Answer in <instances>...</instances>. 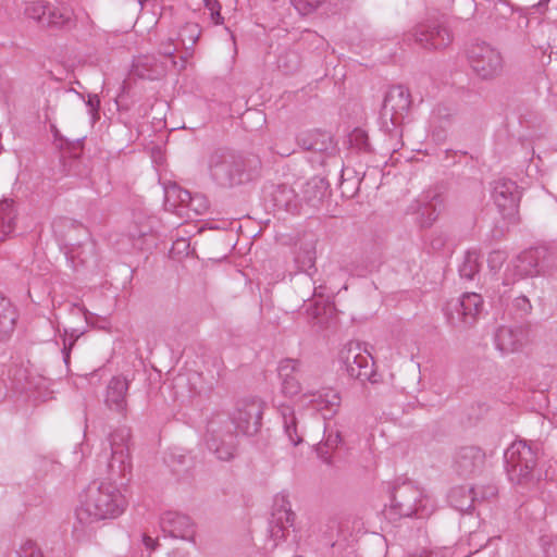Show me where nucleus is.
<instances>
[{"mask_svg":"<svg viewBox=\"0 0 557 557\" xmlns=\"http://www.w3.org/2000/svg\"><path fill=\"white\" fill-rule=\"evenodd\" d=\"M127 502L111 482H91L79 495L75 508L74 535L85 537L99 522L113 520L126 509Z\"/></svg>","mask_w":557,"mask_h":557,"instance_id":"obj_1","label":"nucleus"},{"mask_svg":"<svg viewBox=\"0 0 557 557\" xmlns=\"http://www.w3.org/2000/svg\"><path fill=\"white\" fill-rule=\"evenodd\" d=\"M210 177L221 187L232 188L253 180L260 169L258 157L219 148L207 160Z\"/></svg>","mask_w":557,"mask_h":557,"instance_id":"obj_2","label":"nucleus"},{"mask_svg":"<svg viewBox=\"0 0 557 557\" xmlns=\"http://www.w3.org/2000/svg\"><path fill=\"white\" fill-rule=\"evenodd\" d=\"M435 510L434 499L410 482H404L394 487L392 499L385 516L389 520L416 517H430Z\"/></svg>","mask_w":557,"mask_h":557,"instance_id":"obj_3","label":"nucleus"},{"mask_svg":"<svg viewBox=\"0 0 557 557\" xmlns=\"http://www.w3.org/2000/svg\"><path fill=\"white\" fill-rule=\"evenodd\" d=\"M411 106L410 92L401 85L386 92L381 110L382 128L387 135L388 148L397 151L401 146L403 123Z\"/></svg>","mask_w":557,"mask_h":557,"instance_id":"obj_4","label":"nucleus"},{"mask_svg":"<svg viewBox=\"0 0 557 557\" xmlns=\"http://www.w3.org/2000/svg\"><path fill=\"white\" fill-rule=\"evenodd\" d=\"M206 444L219 460L230 461L235 457L238 441L227 416L216 414L209 420Z\"/></svg>","mask_w":557,"mask_h":557,"instance_id":"obj_5","label":"nucleus"},{"mask_svg":"<svg viewBox=\"0 0 557 557\" xmlns=\"http://www.w3.org/2000/svg\"><path fill=\"white\" fill-rule=\"evenodd\" d=\"M467 55L472 71L482 79H493L503 72L504 59L502 53L497 48L485 41L472 44Z\"/></svg>","mask_w":557,"mask_h":557,"instance_id":"obj_6","label":"nucleus"},{"mask_svg":"<svg viewBox=\"0 0 557 557\" xmlns=\"http://www.w3.org/2000/svg\"><path fill=\"white\" fill-rule=\"evenodd\" d=\"M110 456L104 453L108 460V471L116 478H125L132 471L131 431L127 428L114 430L108 438Z\"/></svg>","mask_w":557,"mask_h":557,"instance_id":"obj_7","label":"nucleus"},{"mask_svg":"<svg viewBox=\"0 0 557 557\" xmlns=\"http://www.w3.org/2000/svg\"><path fill=\"white\" fill-rule=\"evenodd\" d=\"M545 247H536L523 250L517 255L507 265L504 276V285H511L519 280L533 277L540 274V263L547 257Z\"/></svg>","mask_w":557,"mask_h":557,"instance_id":"obj_8","label":"nucleus"},{"mask_svg":"<svg viewBox=\"0 0 557 557\" xmlns=\"http://www.w3.org/2000/svg\"><path fill=\"white\" fill-rule=\"evenodd\" d=\"M338 359L350 377L371 381L374 374L373 358L358 342H349L341 349Z\"/></svg>","mask_w":557,"mask_h":557,"instance_id":"obj_9","label":"nucleus"},{"mask_svg":"<svg viewBox=\"0 0 557 557\" xmlns=\"http://www.w3.org/2000/svg\"><path fill=\"white\" fill-rule=\"evenodd\" d=\"M483 309L482 296L476 293H465L460 298L446 305L448 322L458 329L472 326Z\"/></svg>","mask_w":557,"mask_h":557,"instance_id":"obj_10","label":"nucleus"},{"mask_svg":"<svg viewBox=\"0 0 557 557\" xmlns=\"http://www.w3.org/2000/svg\"><path fill=\"white\" fill-rule=\"evenodd\" d=\"M507 472L511 481L522 483L528 480L536 466V455L525 442L512 443L505 451Z\"/></svg>","mask_w":557,"mask_h":557,"instance_id":"obj_11","label":"nucleus"},{"mask_svg":"<svg viewBox=\"0 0 557 557\" xmlns=\"http://www.w3.org/2000/svg\"><path fill=\"white\" fill-rule=\"evenodd\" d=\"M264 404L258 398H245L237 401L235 410L230 418L232 429L244 435L257 434L262 424Z\"/></svg>","mask_w":557,"mask_h":557,"instance_id":"obj_12","label":"nucleus"},{"mask_svg":"<svg viewBox=\"0 0 557 557\" xmlns=\"http://www.w3.org/2000/svg\"><path fill=\"white\" fill-rule=\"evenodd\" d=\"M160 527L171 537L195 542L196 525L187 515L166 511L160 518Z\"/></svg>","mask_w":557,"mask_h":557,"instance_id":"obj_13","label":"nucleus"},{"mask_svg":"<svg viewBox=\"0 0 557 557\" xmlns=\"http://www.w3.org/2000/svg\"><path fill=\"white\" fill-rule=\"evenodd\" d=\"M131 381L124 375H115L109 381L104 393V405L123 418L127 416V393Z\"/></svg>","mask_w":557,"mask_h":557,"instance_id":"obj_14","label":"nucleus"},{"mask_svg":"<svg viewBox=\"0 0 557 557\" xmlns=\"http://www.w3.org/2000/svg\"><path fill=\"white\" fill-rule=\"evenodd\" d=\"M295 513L290 509L289 502L285 495H277L274 499V509L270 522L269 533L276 543L286 537L289 528L293 525Z\"/></svg>","mask_w":557,"mask_h":557,"instance_id":"obj_15","label":"nucleus"},{"mask_svg":"<svg viewBox=\"0 0 557 557\" xmlns=\"http://www.w3.org/2000/svg\"><path fill=\"white\" fill-rule=\"evenodd\" d=\"M412 36L424 49H442L450 45L453 37L447 27L441 25H418Z\"/></svg>","mask_w":557,"mask_h":557,"instance_id":"obj_16","label":"nucleus"},{"mask_svg":"<svg viewBox=\"0 0 557 557\" xmlns=\"http://www.w3.org/2000/svg\"><path fill=\"white\" fill-rule=\"evenodd\" d=\"M484 453L478 447H462L455 456V470L460 476H470L481 469L484 462Z\"/></svg>","mask_w":557,"mask_h":557,"instance_id":"obj_17","label":"nucleus"},{"mask_svg":"<svg viewBox=\"0 0 557 557\" xmlns=\"http://www.w3.org/2000/svg\"><path fill=\"white\" fill-rule=\"evenodd\" d=\"M278 376L282 380V392L284 395L294 397L301 392L299 376L301 363L296 359H284L278 363Z\"/></svg>","mask_w":557,"mask_h":557,"instance_id":"obj_18","label":"nucleus"},{"mask_svg":"<svg viewBox=\"0 0 557 557\" xmlns=\"http://www.w3.org/2000/svg\"><path fill=\"white\" fill-rule=\"evenodd\" d=\"M493 199L504 214L513 212L520 199L518 186L510 180L497 181L493 188Z\"/></svg>","mask_w":557,"mask_h":557,"instance_id":"obj_19","label":"nucleus"},{"mask_svg":"<svg viewBox=\"0 0 557 557\" xmlns=\"http://www.w3.org/2000/svg\"><path fill=\"white\" fill-rule=\"evenodd\" d=\"M297 143L306 150L332 154L335 151V144L329 133L312 131L301 133L297 137Z\"/></svg>","mask_w":557,"mask_h":557,"instance_id":"obj_20","label":"nucleus"},{"mask_svg":"<svg viewBox=\"0 0 557 557\" xmlns=\"http://www.w3.org/2000/svg\"><path fill=\"white\" fill-rule=\"evenodd\" d=\"M525 339L521 327L500 326L495 334L496 348L503 354L518 350Z\"/></svg>","mask_w":557,"mask_h":557,"instance_id":"obj_21","label":"nucleus"},{"mask_svg":"<svg viewBox=\"0 0 557 557\" xmlns=\"http://www.w3.org/2000/svg\"><path fill=\"white\" fill-rule=\"evenodd\" d=\"M310 404L314 410L322 414L323 419H331L339 408L341 396L334 389H324L312 395Z\"/></svg>","mask_w":557,"mask_h":557,"instance_id":"obj_22","label":"nucleus"},{"mask_svg":"<svg viewBox=\"0 0 557 557\" xmlns=\"http://www.w3.org/2000/svg\"><path fill=\"white\" fill-rule=\"evenodd\" d=\"M165 66L153 55L138 57L133 63V72L136 76L145 79H158L165 74Z\"/></svg>","mask_w":557,"mask_h":557,"instance_id":"obj_23","label":"nucleus"},{"mask_svg":"<svg viewBox=\"0 0 557 557\" xmlns=\"http://www.w3.org/2000/svg\"><path fill=\"white\" fill-rule=\"evenodd\" d=\"M342 443L341 432L329 425L324 430V438L317 447L318 457L326 465L333 463L332 453L336 450Z\"/></svg>","mask_w":557,"mask_h":557,"instance_id":"obj_24","label":"nucleus"},{"mask_svg":"<svg viewBox=\"0 0 557 557\" xmlns=\"http://www.w3.org/2000/svg\"><path fill=\"white\" fill-rule=\"evenodd\" d=\"M280 412L283 419L284 433L293 446H297L304 441V433L298 428V419L295 411L289 406H281Z\"/></svg>","mask_w":557,"mask_h":557,"instance_id":"obj_25","label":"nucleus"},{"mask_svg":"<svg viewBox=\"0 0 557 557\" xmlns=\"http://www.w3.org/2000/svg\"><path fill=\"white\" fill-rule=\"evenodd\" d=\"M451 507L459 511H468L473 507L476 494L472 487L456 486L453 487L447 496Z\"/></svg>","mask_w":557,"mask_h":557,"instance_id":"obj_26","label":"nucleus"},{"mask_svg":"<svg viewBox=\"0 0 557 557\" xmlns=\"http://www.w3.org/2000/svg\"><path fill=\"white\" fill-rule=\"evenodd\" d=\"M16 319L17 314L11 301L0 294V341L13 332Z\"/></svg>","mask_w":557,"mask_h":557,"instance_id":"obj_27","label":"nucleus"},{"mask_svg":"<svg viewBox=\"0 0 557 557\" xmlns=\"http://www.w3.org/2000/svg\"><path fill=\"white\" fill-rule=\"evenodd\" d=\"M15 209L12 200L0 201V242L4 240L15 226Z\"/></svg>","mask_w":557,"mask_h":557,"instance_id":"obj_28","label":"nucleus"},{"mask_svg":"<svg viewBox=\"0 0 557 557\" xmlns=\"http://www.w3.org/2000/svg\"><path fill=\"white\" fill-rule=\"evenodd\" d=\"M156 219L138 213L134 216L133 224L129 226L128 234L133 239H141L150 236L156 226Z\"/></svg>","mask_w":557,"mask_h":557,"instance_id":"obj_29","label":"nucleus"},{"mask_svg":"<svg viewBox=\"0 0 557 557\" xmlns=\"http://www.w3.org/2000/svg\"><path fill=\"white\" fill-rule=\"evenodd\" d=\"M295 264L298 271L309 275H311V270L315 271V249L311 243L304 244L298 248L295 253Z\"/></svg>","mask_w":557,"mask_h":557,"instance_id":"obj_30","label":"nucleus"},{"mask_svg":"<svg viewBox=\"0 0 557 557\" xmlns=\"http://www.w3.org/2000/svg\"><path fill=\"white\" fill-rule=\"evenodd\" d=\"M73 20V12L66 7H53L48 9L44 26L64 27L70 26Z\"/></svg>","mask_w":557,"mask_h":557,"instance_id":"obj_31","label":"nucleus"},{"mask_svg":"<svg viewBox=\"0 0 557 557\" xmlns=\"http://www.w3.org/2000/svg\"><path fill=\"white\" fill-rule=\"evenodd\" d=\"M200 36V30L196 24H186L181 33V41L185 47V53L181 57V69H185L187 59L193 55V47Z\"/></svg>","mask_w":557,"mask_h":557,"instance_id":"obj_32","label":"nucleus"},{"mask_svg":"<svg viewBox=\"0 0 557 557\" xmlns=\"http://www.w3.org/2000/svg\"><path fill=\"white\" fill-rule=\"evenodd\" d=\"M479 253L475 251H469L466 253L463 262L459 267V274L462 278L473 280L475 274L479 273L480 262Z\"/></svg>","mask_w":557,"mask_h":557,"instance_id":"obj_33","label":"nucleus"},{"mask_svg":"<svg viewBox=\"0 0 557 557\" xmlns=\"http://www.w3.org/2000/svg\"><path fill=\"white\" fill-rule=\"evenodd\" d=\"M438 197H434L429 203L420 208L421 225L430 227L438 216L437 205L440 203Z\"/></svg>","mask_w":557,"mask_h":557,"instance_id":"obj_34","label":"nucleus"},{"mask_svg":"<svg viewBox=\"0 0 557 557\" xmlns=\"http://www.w3.org/2000/svg\"><path fill=\"white\" fill-rule=\"evenodd\" d=\"M48 9L49 7H47L42 1H32L26 4L24 13L27 17L44 25Z\"/></svg>","mask_w":557,"mask_h":557,"instance_id":"obj_35","label":"nucleus"},{"mask_svg":"<svg viewBox=\"0 0 557 557\" xmlns=\"http://www.w3.org/2000/svg\"><path fill=\"white\" fill-rule=\"evenodd\" d=\"M349 144L358 151H368L370 149L368 134L360 128H356L349 134Z\"/></svg>","mask_w":557,"mask_h":557,"instance_id":"obj_36","label":"nucleus"},{"mask_svg":"<svg viewBox=\"0 0 557 557\" xmlns=\"http://www.w3.org/2000/svg\"><path fill=\"white\" fill-rule=\"evenodd\" d=\"M325 0H293L294 8L301 15H309L315 12Z\"/></svg>","mask_w":557,"mask_h":557,"instance_id":"obj_37","label":"nucleus"},{"mask_svg":"<svg viewBox=\"0 0 557 557\" xmlns=\"http://www.w3.org/2000/svg\"><path fill=\"white\" fill-rule=\"evenodd\" d=\"M78 337H79V334L77 333L76 330H72L70 333L67 332V330L64 331L62 354H63L64 363L66 366L70 362V352Z\"/></svg>","mask_w":557,"mask_h":557,"instance_id":"obj_38","label":"nucleus"},{"mask_svg":"<svg viewBox=\"0 0 557 557\" xmlns=\"http://www.w3.org/2000/svg\"><path fill=\"white\" fill-rule=\"evenodd\" d=\"M506 260V253L502 250L492 251L488 255L487 264L491 271L497 273Z\"/></svg>","mask_w":557,"mask_h":557,"instance_id":"obj_39","label":"nucleus"},{"mask_svg":"<svg viewBox=\"0 0 557 557\" xmlns=\"http://www.w3.org/2000/svg\"><path fill=\"white\" fill-rule=\"evenodd\" d=\"M207 10L210 11L211 20L214 24H223L224 18L221 15V4L218 0H203Z\"/></svg>","mask_w":557,"mask_h":557,"instance_id":"obj_40","label":"nucleus"},{"mask_svg":"<svg viewBox=\"0 0 557 557\" xmlns=\"http://www.w3.org/2000/svg\"><path fill=\"white\" fill-rule=\"evenodd\" d=\"M18 557H44L40 548L37 547L36 543L26 541L17 552Z\"/></svg>","mask_w":557,"mask_h":557,"instance_id":"obj_41","label":"nucleus"},{"mask_svg":"<svg viewBox=\"0 0 557 557\" xmlns=\"http://www.w3.org/2000/svg\"><path fill=\"white\" fill-rule=\"evenodd\" d=\"M188 208L195 211L197 215H201L207 212L209 208L208 200L201 195H195Z\"/></svg>","mask_w":557,"mask_h":557,"instance_id":"obj_42","label":"nucleus"},{"mask_svg":"<svg viewBox=\"0 0 557 557\" xmlns=\"http://www.w3.org/2000/svg\"><path fill=\"white\" fill-rule=\"evenodd\" d=\"M541 542L546 557H557V536H543Z\"/></svg>","mask_w":557,"mask_h":557,"instance_id":"obj_43","label":"nucleus"},{"mask_svg":"<svg viewBox=\"0 0 557 557\" xmlns=\"http://www.w3.org/2000/svg\"><path fill=\"white\" fill-rule=\"evenodd\" d=\"M176 51V46L172 38L166 39L160 44V53L172 59L173 64H176L174 61V53Z\"/></svg>","mask_w":557,"mask_h":557,"instance_id":"obj_44","label":"nucleus"},{"mask_svg":"<svg viewBox=\"0 0 557 557\" xmlns=\"http://www.w3.org/2000/svg\"><path fill=\"white\" fill-rule=\"evenodd\" d=\"M172 193L176 194L177 198L180 199L181 205L184 207H187V208H188L189 203L191 202V200L194 199V196H191L188 190H183L180 188H174L172 190L166 191V197H170V195Z\"/></svg>","mask_w":557,"mask_h":557,"instance_id":"obj_45","label":"nucleus"},{"mask_svg":"<svg viewBox=\"0 0 557 557\" xmlns=\"http://www.w3.org/2000/svg\"><path fill=\"white\" fill-rule=\"evenodd\" d=\"M89 113L92 116L94 120L99 117V107H100V99L97 95H89L88 100L86 102Z\"/></svg>","mask_w":557,"mask_h":557,"instance_id":"obj_46","label":"nucleus"},{"mask_svg":"<svg viewBox=\"0 0 557 557\" xmlns=\"http://www.w3.org/2000/svg\"><path fill=\"white\" fill-rule=\"evenodd\" d=\"M310 188H319V195H314V197L321 198L323 196L325 187V183L322 178H313L310 182L307 183V190L306 193H309Z\"/></svg>","mask_w":557,"mask_h":557,"instance_id":"obj_47","label":"nucleus"},{"mask_svg":"<svg viewBox=\"0 0 557 557\" xmlns=\"http://www.w3.org/2000/svg\"><path fill=\"white\" fill-rule=\"evenodd\" d=\"M143 542H144V545L146 546V548H148L150 550H154L158 546V541L153 540L152 537H150L148 535H144Z\"/></svg>","mask_w":557,"mask_h":557,"instance_id":"obj_48","label":"nucleus"},{"mask_svg":"<svg viewBox=\"0 0 557 557\" xmlns=\"http://www.w3.org/2000/svg\"><path fill=\"white\" fill-rule=\"evenodd\" d=\"M280 193L282 194H285V193H288V194H292L293 191L290 189H287L286 187H280Z\"/></svg>","mask_w":557,"mask_h":557,"instance_id":"obj_49","label":"nucleus"},{"mask_svg":"<svg viewBox=\"0 0 557 557\" xmlns=\"http://www.w3.org/2000/svg\"><path fill=\"white\" fill-rule=\"evenodd\" d=\"M518 300H521L524 305H530L529 300L525 297L519 298Z\"/></svg>","mask_w":557,"mask_h":557,"instance_id":"obj_50","label":"nucleus"},{"mask_svg":"<svg viewBox=\"0 0 557 557\" xmlns=\"http://www.w3.org/2000/svg\"><path fill=\"white\" fill-rule=\"evenodd\" d=\"M275 200L277 201V206H288V201H286L285 203H281L277 198H275Z\"/></svg>","mask_w":557,"mask_h":557,"instance_id":"obj_51","label":"nucleus"},{"mask_svg":"<svg viewBox=\"0 0 557 557\" xmlns=\"http://www.w3.org/2000/svg\"><path fill=\"white\" fill-rule=\"evenodd\" d=\"M408 557H434L432 555H419V556H408Z\"/></svg>","mask_w":557,"mask_h":557,"instance_id":"obj_52","label":"nucleus"},{"mask_svg":"<svg viewBox=\"0 0 557 557\" xmlns=\"http://www.w3.org/2000/svg\"><path fill=\"white\" fill-rule=\"evenodd\" d=\"M147 0H139V3L141 7H144V3L146 2Z\"/></svg>","mask_w":557,"mask_h":557,"instance_id":"obj_53","label":"nucleus"}]
</instances>
